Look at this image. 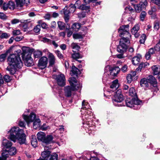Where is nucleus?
<instances>
[{
  "instance_id": "nucleus-1",
  "label": "nucleus",
  "mask_w": 160,
  "mask_h": 160,
  "mask_svg": "<svg viewBox=\"0 0 160 160\" xmlns=\"http://www.w3.org/2000/svg\"><path fill=\"white\" fill-rule=\"evenodd\" d=\"M17 52L18 54H10L8 58L7 61L8 65L6 69L12 75L15 73L17 68H20L22 66V62L20 57V55L19 54L20 52V50H18Z\"/></svg>"
},
{
  "instance_id": "nucleus-2",
  "label": "nucleus",
  "mask_w": 160,
  "mask_h": 160,
  "mask_svg": "<svg viewBox=\"0 0 160 160\" xmlns=\"http://www.w3.org/2000/svg\"><path fill=\"white\" fill-rule=\"evenodd\" d=\"M10 135L8 138L15 142L17 140L20 144H24L26 141V135L22 129L18 127H14L9 131Z\"/></svg>"
},
{
  "instance_id": "nucleus-3",
  "label": "nucleus",
  "mask_w": 160,
  "mask_h": 160,
  "mask_svg": "<svg viewBox=\"0 0 160 160\" xmlns=\"http://www.w3.org/2000/svg\"><path fill=\"white\" fill-rule=\"evenodd\" d=\"M23 118L27 123L33 122V128L36 129L40 126L41 121L40 119L36 118L35 114L33 112H32L29 116L25 115H23Z\"/></svg>"
},
{
  "instance_id": "nucleus-4",
  "label": "nucleus",
  "mask_w": 160,
  "mask_h": 160,
  "mask_svg": "<svg viewBox=\"0 0 160 160\" xmlns=\"http://www.w3.org/2000/svg\"><path fill=\"white\" fill-rule=\"evenodd\" d=\"M130 42L129 38H122L120 40L119 45L117 47L118 52L121 53L126 52Z\"/></svg>"
},
{
  "instance_id": "nucleus-5",
  "label": "nucleus",
  "mask_w": 160,
  "mask_h": 160,
  "mask_svg": "<svg viewBox=\"0 0 160 160\" xmlns=\"http://www.w3.org/2000/svg\"><path fill=\"white\" fill-rule=\"evenodd\" d=\"M121 90H118L114 95V97L112 99L113 102L116 106H122L123 105L122 104H117V102H121L124 100L123 97L121 94Z\"/></svg>"
},
{
  "instance_id": "nucleus-6",
  "label": "nucleus",
  "mask_w": 160,
  "mask_h": 160,
  "mask_svg": "<svg viewBox=\"0 0 160 160\" xmlns=\"http://www.w3.org/2000/svg\"><path fill=\"white\" fill-rule=\"evenodd\" d=\"M128 25H123L121 26L118 29V32L120 37L129 38L131 37V35L129 32Z\"/></svg>"
},
{
  "instance_id": "nucleus-7",
  "label": "nucleus",
  "mask_w": 160,
  "mask_h": 160,
  "mask_svg": "<svg viewBox=\"0 0 160 160\" xmlns=\"http://www.w3.org/2000/svg\"><path fill=\"white\" fill-rule=\"evenodd\" d=\"M160 51V41L154 47V48H151L149 49L148 51L146 53L145 57L147 59H150L151 56L156 52Z\"/></svg>"
},
{
  "instance_id": "nucleus-8",
  "label": "nucleus",
  "mask_w": 160,
  "mask_h": 160,
  "mask_svg": "<svg viewBox=\"0 0 160 160\" xmlns=\"http://www.w3.org/2000/svg\"><path fill=\"white\" fill-rule=\"evenodd\" d=\"M52 77L56 80L59 86L63 87L65 85L66 78L64 74L60 73L56 75H53Z\"/></svg>"
},
{
  "instance_id": "nucleus-9",
  "label": "nucleus",
  "mask_w": 160,
  "mask_h": 160,
  "mask_svg": "<svg viewBox=\"0 0 160 160\" xmlns=\"http://www.w3.org/2000/svg\"><path fill=\"white\" fill-rule=\"evenodd\" d=\"M139 0V3L134 5L135 9L137 12H140L142 10L145 9L148 4L146 0Z\"/></svg>"
},
{
  "instance_id": "nucleus-10",
  "label": "nucleus",
  "mask_w": 160,
  "mask_h": 160,
  "mask_svg": "<svg viewBox=\"0 0 160 160\" xmlns=\"http://www.w3.org/2000/svg\"><path fill=\"white\" fill-rule=\"evenodd\" d=\"M109 69L108 72V74H110L113 76H116L118 73H119L120 71V69L118 67H116L114 68H110L109 66H107L105 67V73H104L105 75L106 74V72H108L107 69Z\"/></svg>"
},
{
  "instance_id": "nucleus-11",
  "label": "nucleus",
  "mask_w": 160,
  "mask_h": 160,
  "mask_svg": "<svg viewBox=\"0 0 160 160\" xmlns=\"http://www.w3.org/2000/svg\"><path fill=\"white\" fill-rule=\"evenodd\" d=\"M48 63L47 58L46 57L43 56L39 60L38 66L41 69H43L47 67Z\"/></svg>"
},
{
  "instance_id": "nucleus-12",
  "label": "nucleus",
  "mask_w": 160,
  "mask_h": 160,
  "mask_svg": "<svg viewBox=\"0 0 160 160\" xmlns=\"http://www.w3.org/2000/svg\"><path fill=\"white\" fill-rule=\"evenodd\" d=\"M76 89L75 87L67 86L65 87L64 89L65 96L67 97H70L72 95V92Z\"/></svg>"
},
{
  "instance_id": "nucleus-13",
  "label": "nucleus",
  "mask_w": 160,
  "mask_h": 160,
  "mask_svg": "<svg viewBox=\"0 0 160 160\" xmlns=\"http://www.w3.org/2000/svg\"><path fill=\"white\" fill-rule=\"evenodd\" d=\"M140 29V26L138 24L135 25L131 30L132 34L134 35L136 38H138L140 36L138 31Z\"/></svg>"
},
{
  "instance_id": "nucleus-14",
  "label": "nucleus",
  "mask_w": 160,
  "mask_h": 160,
  "mask_svg": "<svg viewBox=\"0 0 160 160\" xmlns=\"http://www.w3.org/2000/svg\"><path fill=\"white\" fill-rule=\"evenodd\" d=\"M48 55L49 59V65L52 66L55 63V57L52 53L50 52L48 53Z\"/></svg>"
},
{
  "instance_id": "nucleus-15",
  "label": "nucleus",
  "mask_w": 160,
  "mask_h": 160,
  "mask_svg": "<svg viewBox=\"0 0 160 160\" xmlns=\"http://www.w3.org/2000/svg\"><path fill=\"white\" fill-rule=\"evenodd\" d=\"M12 143L11 142L7 139H3L2 142L3 147L7 149L9 148L12 146Z\"/></svg>"
},
{
  "instance_id": "nucleus-16",
  "label": "nucleus",
  "mask_w": 160,
  "mask_h": 160,
  "mask_svg": "<svg viewBox=\"0 0 160 160\" xmlns=\"http://www.w3.org/2000/svg\"><path fill=\"white\" fill-rule=\"evenodd\" d=\"M147 79L149 83L152 85L154 87L157 86V82L154 77L152 75H150L149 76Z\"/></svg>"
},
{
  "instance_id": "nucleus-17",
  "label": "nucleus",
  "mask_w": 160,
  "mask_h": 160,
  "mask_svg": "<svg viewBox=\"0 0 160 160\" xmlns=\"http://www.w3.org/2000/svg\"><path fill=\"white\" fill-rule=\"evenodd\" d=\"M17 5L18 7H21L23 4H28L29 3V0H15Z\"/></svg>"
},
{
  "instance_id": "nucleus-18",
  "label": "nucleus",
  "mask_w": 160,
  "mask_h": 160,
  "mask_svg": "<svg viewBox=\"0 0 160 160\" xmlns=\"http://www.w3.org/2000/svg\"><path fill=\"white\" fill-rule=\"evenodd\" d=\"M46 135L42 132H39L37 134V137L38 140L44 142Z\"/></svg>"
},
{
  "instance_id": "nucleus-19",
  "label": "nucleus",
  "mask_w": 160,
  "mask_h": 160,
  "mask_svg": "<svg viewBox=\"0 0 160 160\" xmlns=\"http://www.w3.org/2000/svg\"><path fill=\"white\" fill-rule=\"evenodd\" d=\"M141 58V56L140 55H138L137 56L134 57L132 60V64L134 65L138 64Z\"/></svg>"
},
{
  "instance_id": "nucleus-20",
  "label": "nucleus",
  "mask_w": 160,
  "mask_h": 160,
  "mask_svg": "<svg viewBox=\"0 0 160 160\" xmlns=\"http://www.w3.org/2000/svg\"><path fill=\"white\" fill-rule=\"evenodd\" d=\"M133 104L135 106L134 108V109H138L136 108L137 107V106L138 105H140L142 103V101H140L138 99L137 96L136 97H134L132 98Z\"/></svg>"
},
{
  "instance_id": "nucleus-21",
  "label": "nucleus",
  "mask_w": 160,
  "mask_h": 160,
  "mask_svg": "<svg viewBox=\"0 0 160 160\" xmlns=\"http://www.w3.org/2000/svg\"><path fill=\"white\" fill-rule=\"evenodd\" d=\"M9 152L6 149H5L2 151V156L1 157V160H6L7 158L8 157Z\"/></svg>"
},
{
  "instance_id": "nucleus-22",
  "label": "nucleus",
  "mask_w": 160,
  "mask_h": 160,
  "mask_svg": "<svg viewBox=\"0 0 160 160\" xmlns=\"http://www.w3.org/2000/svg\"><path fill=\"white\" fill-rule=\"evenodd\" d=\"M118 81L116 79L114 80L112 82V85L110 86V88L112 90H111V91L113 92L114 90H116L118 87Z\"/></svg>"
},
{
  "instance_id": "nucleus-23",
  "label": "nucleus",
  "mask_w": 160,
  "mask_h": 160,
  "mask_svg": "<svg viewBox=\"0 0 160 160\" xmlns=\"http://www.w3.org/2000/svg\"><path fill=\"white\" fill-rule=\"evenodd\" d=\"M31 142L32 145L34 147L38 146V142L36 136L32 135L31 138Z\"/></svg>"
},
{
  "instance_id": "nucleus-24",
  "label": "nucleus",
  "mask_w": 160,
  "mask_h": 160,
  "mask_svg": "<svg viewBox=\"0 0 160 160\" xmlns=\"http://www.w3.org/2000/svg\"><path fill=\"white\" fill-rule=\"evenodd\" d=\"M149 82L148 79L143 78L142 79L140 82V84L141 87H148L149 86Z\"/></svg>"
},
{
  "instance_id": "nucleus-25",
  "label": "nucleus",
  "mask_w": 160,
  "mask_h": 160,
  "mask_svg": "<svg viewBox=\"0 0 160 160\" xmlns=\"http://www.w3.org/2000/svg\"><path fill=\"white\" fill-rule=\"evenodd\" d=\"M50 152L48 150H47L46 151H44L42 152L41 153V155L43 158L45 160H47V159H48L49 156L50 155Z\"/></svg>"
},
{
  "instance_id": "nucleus-26",
  "label": "nucleus",
  "mask_w": 160,
  "mask_h": 160,
  "mask_svg": "<svg viewBox=\"0 0 160 160\" xmlns=\"http://www.w3.org/2000/svg\"><path fill=\"white\" fill-rule=\"evenodd\" d=\"M53 137L52 135H47L46 137H45L44 142L47 144L53 142Z\"/></svg>"
},
{
  "instance_id": "nucleus-27",
  "label": "nucleus",
  "mask_w": 160,
  "mask_h": 160,
  "mask_svg": "<svg viewBox=\"0 0 160 160\" xmlns=\"http://www.w3.org/2000/svg\"><path fill=\"white\" fill-rule=\"evenodd\" d=\"M154 75H158L160 73V68L156 65H154L152 67Z\"/></svg>"
},
{
  "instance_id": "nucleus-28",
  "label": "nucleus",
  "mask_w": 160,
  "mask_h": 160,
  "mask_svg": "<svg viewBox=\"0 0 160 160\" xmlns=\"http://www.w3.org/2000/svg\"><path fill=\"white\" fill-rule=\"evenodd\" d=\"M126 106L131 108H134L135 106L133 104L132 99H127L125 100Z\"/></svg>"
},
{
  "instance_id": "nucleus-29",
  "label": "nucleus",
  "mask_w": 160,
  "mask_h": 160,
  "mask_svg": "<svg viewBox=\"0 0 160 160\" xmlns=\"http://www.w3.org/2000/svg\"><path fill=\"white\" fill-rule=\"evenodd\" d=\"M81 27V24L79 23H74L72 26V28L73 30L75 31H78L79 29Z\"/></svg>"
},
{
  "instance_id": "nucleus-30",
  "label": "nucleus",
  "mask_w": 160,
  "mask_h": 160,
  "mask_svg": "<svg viewBox=\"0 0 160 160\" xmlns=\"http://www.w3.org/2000/svg\"><path fill=\"white\" fill-rule=\"evenodd\" d=\"M129 95L133 98L136 97L137 96L135 90L133 87H132L130 89Z\"/></svg>"
},
{
  "instance_id": "nucleus-31",
  "label": "nucleus",
  "mask_w": 160,
  "mask_h": 160,
  "mask_svg": "<svg viewBox=\"0 0 160 160\" xmlns=\"http://www.w3.org/2000/svg\"><path fill=\"white\" fill-rule=\"evenodd\" d=\"M69 82L72 87H75V84L77 83V80L74 77H71L68 80Z\"/></svg>"
},
{
  "instance_id": "nucleus-32",
  "label": "nucleus",
  "mask_w": 160,
  "mask_h": 160,
  "mask_svg": "<svg viewBox=\"0 0 160 160\" xmlns=\"http://www.w3.org/2000/svg\"><path fill=\"white\" fill-rule=\"evenodd\" d=\"M71 72H72L73 75H75L76 76L78 75V73L80 72L79 70L74 66H73L72 67Z\"/></svg>"
},
{
  "instance_id": "nucleus-33",
  "label": "nucleus",
  "mask_w": 160,
  "mask_h": 160,
  "mask_svg": "<svg viewBox=\"0 0 160 160\" xmlns=\"http://www.w3.org/2000/svg\"><path fill=\"white\" fill-rule=\"evenodd\" d=\"M72 58L77 60L78 59L82 58V56L79 53L77 52L72 54Z\"/></svg>"
},
{
  "instance_id": "nucleus-34",
  "label": "nucleus",
  "mask_w": 160,
  "mask_h": 160,
  "mask_svg": "<svg viewBox=\"0 0 160 160\" xmlns=\"http://www.w3.org/2000/svg\"><path fill=\"white\" fill-rule=\"evenodd\" d=\"M80 9L83 10H85L87 11H89L90 9V7L89 5H86L82 4L79 6Z\"/></svg>"
},
{
  "instance_id": "nucleus-35",
  "label": "nucleus",
  "mask_w": 160,
  "mask_h": 160,
  "mask_svg": "<svg viewBox=\"0 0 160 160\" xmlns=\"http://www.w3.org/2000/svg\"><path fill=\"white\" fill-rule=\"evenodd\" d=\"M58 26L60 30H63L65 28V24L63 22L58 21Z\"/></svg>"
},
{
  "instance_id": "nucleus-36",
  "label": "nucleus",
  "mask_w": 160,
  "mask_h": 160,
  "mask_svg": "<svg viewBox=\"0 0 160 160\" xmlns=\"http://www.w3.org/2000/svg\"><path fill=\"white\" fill-rule=\"evenodd\" d=\"M9 154L10 155H15L16 153V149L14 147H11L8 151Z\"/></svg>"
},
{
  "instance_id": "nucleus-37",
  "label": "nucleus",
  "mask_w": 160,
  "mask_h": 160,
  "mask_svg": "<svg viewBox=\"0 0 160 160\" xmlns=\"http://www.w3.org/2000/svg\"><path fill=\"white\" fill-rule=\"evenodd\" d=\"M58 155L56 153H53L51 155H50L48 159L47 160H58Z\"/></svg>"
},
{
  "instance_id": "nucleus-38",
  "label": "nucleus",
  "mask_w": 160,
  "mask_h": 160,
  "mask_svg": "<svg viewBox=\"0 0 160 160\" xmlns=\"http://www.w3.org/2000/svg\"><path fill=\"white\" fill-rule=\"evenodd\" d=\"M32 59L30 58L27 60L25 62V64L28 67H30L33 65V63L32 60Z\"/></svg>"
},
{
  "instance_id": "nucleus-39",
  "label": "nucleus",
  "mask_w": 160,
  "mask_h": 160,
  "mask_svg": "<svg viewBox=\"0 0 160 160\" xmlns=\"http://www.w3.org/2000/svg\"><path fill=\"white\" fill-rule=\"evenodd\" d=\"M7 4L9 9L13 10L15 8V5L13 2L9 1Z\"/></svg>"
},
{
  "instance_id": "nucleus-40",
  "label": "nucleus",
  "mask_w": 160,
  "mask_h": 160,
  "mask_svg": "<svg viewBox=\"0 0 160 160\" xmlns=\"http://www.w3.org/2000/svg\"><path fill=\"white\" fill-rule=\"evenodd\" d=\"M42 55V53L41 51L37 50L34 52V55L35 58H38L41 56Z\"/></svg>"
},
{
  "instance_id": "nucleus-41",
  "label": "nucleus",
  "mask_w": 160,
  "mask_h": 160,
  "mask_svg": "<svg viewBox=\"0 0 160 160\" xmlns=\"http://www.w3.org/2000/svg\"><path fill=\"white\" fill-rule=\"evenodd\" d=\"M146 39V35L145 34H143L140 37L139 42L140 43H144Z\"/></svg>"
},
{
  "instance_id": "nucleus-42",
  "label": "nucleus",
  "mask_w": 160,
  "mask_h": 160,
  "mask_svg": "<svg viewBox=\"0 0 160 160\" xmlns=\"http://www.w3.org/2000/svg\"><path fill=\"white\" fill-rule=\"evenodd\" d=\"M55 53L57 55V57L60 59H62L63 58V56L61 52L58 50H57L55 51Z\"/></svg>"
},
{
  "instance_id": "nucleus-43",
  "label": "nucleus",
  "mask_w": 160,
  "mask_h": 160,
  "mask_svg": "<svg viewBox=\"0 0 160 160\" xmlns=\"http://www.w3.org/2000/svg\"><path fill=\"white\" fill-rule=\"evenodd\" d=\"M10 34L5 32L2 33L0 35V37L2 39L7 38L9 37Z\"/></svg>"
},
{
  "instance_id": "nucleus-44",
  "label": "nucleus",
  "mask_w": 160,
  "mask_h": 160,
  "mask_svg": "<svg viewBox=\"0 0 160 160\" xmlns=\"http://www.w3.org/2000/svg\"><path fill=\"white\" fill-rule=\"evenodd\" d=\"M147 13L145 12L142 11L141 12L140 15V20L142 21H144L145 18L146 17Z\"/></svg>"
},
{
  "instance_id": "nucleus-45",
  "label": "nucleus",
  "mask_w": 160,
  "mask_h": 160,
  "mask_svg": "<svg viewBox=\"0 0 160 160\" xmlns=\"http://www.w3.org/2000/svg\"><path fill=\"white\" fill-rule=\"evenodd\" d=\"M71 46L73 49H75L77 51H78L80 48V47L76 43H72L71 45Z\"/></svg>"
},
{
  "instance_id": "nucleus-46",
  "label": "nucleus",
  "mask_w": 160,
  "mask_h": 160,
  "mask_svg": "<svg viewBox=\"0 0 160 160\" xmlns=\"http://www.w3.org/2000/svg\"><path fill=\"white\" fill-rule=\"evenodd\" d=\"M88 103L86 102L85 100H83L82 103V109H87V108H88Z\"/></svg>"
},
{
  "instance_id": "nucleus-47",
  "label": "nucleus",
  "mask_w": 160,
  "mask_h": 160,
  "mask_svg": "<svg viewBox=\"0 0 160 160\" xmlns=\"http://www.w3.org/2000/svg\"><path fill=\"white\" fill-rule=\"evenodd\" d=\"M41 26L39 25H37L33 29V30L34 32L36 33H39L40 30Z\"/></svg>"
},
{
  "instance_id": "nucleus-48",
  "label": "nucleus",
  "mask_w": 160,
  "mask_h": 160,
  "mask_svg": "<svg viewBox=\"0 0 160 160\" xmlns=\"http://www.w3.org/2000/svg\"><path fill=\"white\" fill-rule=\"evenodd\" d=\"M7 54L6 53H3L0 55V62H4L7 57Z\"/></svg>"
},
{
  "instance_id": "nucleus-49",
  "label": "nucleus",
  "mask_w": 160,
  "mask_h": 160,
  "mask_svg": "<svg viewBox=\"0 0 160 160\" xmlns=\"http://www.w3.org/2000/svg\"><path fill=\"white\" fill-rule=\"evenodd\" d=\"M77 8L73 5H71L69 7V10L70 13H73L75 11Z\"/></svg>"
},
{
  "instance_id": "nucleus-50",
  "label": "nucleus",
  "mask_w": 160,
  "mask_h": 160,
  "mask_svg": "<svg viewBox=\"0 0 160 160\" xmlns=\"http://www.w3.org/2000/svg\"><path fill=\"white\" fill-rule=\"evenodd\" d=\"M3 79L6 82H9L12 80V78L8 75H6L3 77Z\"/></svg>"
},
{
  "instance_id": "nucleus-51",
  "label": "nucleus",
  "mask_w": 160,
  "mask_h": 160,
  "mask_svg": "<svg viewBox=\"0 0 160 160\" xmlns=\"http://www.w3.org/2000/svg\"><path fill=\"white\" fill-rule=\"evenodd\" d=\"M73 37L75 39H79L82 38V36L78 33H74L73 34Z\"/></svg>"
},
{
  "instance_id": "nucleus-52",
  "label": "nucleus",
  "mask_w": 160,
  "mask_h": 160,
  "mask_svg": "<svg viewBox=\"0 0 160 160\" xmlns=\"http://www.w3.org/2000/svg\"><path fill=\"white\" fill-rule=\"evenodd\" d=\"M38 23L41 24L42 27L44 29L46 28H47V25L44 22H42V21H39L38 22Z\"/></svg>"
},
{
  "instance_id": "nucleus-53",
  "label": "nucleus",
  "mask_w": 160,
  "mask_h": 160,
  "mask_svg": "<svg viewBox=\"0 0 160 160\" xmlns=\"http://www.w3.org/2000/svg\"><path fill=\"white\" fill-rule=\"evenodd\" d=\"M42 41L44 42H46L50 44H52V40L46 38H43Z\"/></svg>"
},
{
  "instance_id": "nucleus-54",
  "label": "nucleus",
  "mask_w": 160,
  "mask_h": 160,
  "mask_svg": "<svg viewBox=\"0 0 160 160\" xmlns=\"http://www.w3.org/2000/svg\"><path fill=\"white\" fill-rule=\"evenodd\" d=\"M68 8L66 7L63 10V12L64 14V15H69L70 13L69 10H67Z\"/></svg>"
},
{
  "instance_id": "nucleus-55",
  "label": "nucleus",
  "mask_w": 160,
  "mask_h": 160,
  "mask_svg": "<svg viewBox=\"0 0 160 160\" xmlns=\"http://www.w3.org/2000/svg\"><path fill=\"white\" fill-rule=\"evenodd\" d=\"M29 48L28 47H22V50L24 54L27 53L29 51Z\"/></svg>"
},
{
  "instance_id": "nucleus-56",
  "label": "nucleus",
  "mask_w": 160,
  "mask_h": 160,
  "mask_svg": "<svg viewBox=\"0 0 160 160\" xmlns=\"http://www.w3.org/2000/svg\"><path fill=\"white\" fill-rule=\"evenodd\" d=\"M154 28L155 30H156L159 29V23L158 22L156 21L154 22Z\"/></svg>"
},
{
  "instance_id": "nucleus-57",
  "label": "nucleus",
  "mask_w": 160,
  "mask_h": 160,
  "mask_svg": "<svg viewBox=\"0 0 160 160\" xmlns=\"http://www.w3.org/2000/svg\"><path fill=\"white\" fill-rule=\"evenodd\" d=\"M127 82L128 83H130L132 80V77L131 75L129 74L127 77Z\"/></svg>"
},
{
  "instance_id": "nucleus-58",
  "label": "nucleus",
  "mask_w": 160,
  "mask_h": 160,
  "mask_svg": "<svg viewBox=\"0 0 160 160\" xmlns=\"http://www.w3.org/2000/svg\"><path fill=\"white\" fill-rule=\"evenodd\" d=\"M20 31L19 30H14L13 31V34L14 35L16 36L20 34Z\"/></svg>"
},
{
  "instance_id": "nucleus-59",
  "label": "nucleus",
  "mask_w": 160,
  "mask_h": 160,
  "mask_svg": "<svg viewBox=\"0 0 160 160\" xmlns=\"http://www.w3.org/2000/svg\"><path fill=\"white\" fill-rule=\"evenodd\" d=\"M81 1L79 0H77L74 5L76 7L79 8V6H80Z\"/></svg>"
},
{
  "instance_id": "nucleus-60",
  "label": "nucleus",
  "mask_w": 160,
  "mask_h": 160,
  "mask_svg": "<svg viewBox=\"0 0 160 160\" xmlns=\"http://www.w3.org/2000/svg\"><path fill=\"white\" fill-rule=\"evenodd\" d=\"M156 11V8L153 7L152 8L151 10L148 11V14L149 15H152L153 12H155Z\"/></svg>"
},
{
  "instance_id": "nucleus-61",
  "label": "nucleus",
  "mask_w": 160,
  "mask_h": 160,
  "mask_svg": "<svg viewBox=\"0 0 160 160\" xmlns=\"http://www.w3.org/2000/svg\"><path fill=\"white\" fill-rule=\"evenodd\" d=\"M19 22L20 20L19 19H12L11 21V23L12 24H16L19 23Z\"/></svg>"
},
{
  "instance_id": "nucleus-62",
  "label": "nucleus",
  "mask_w": 160,
  "mask_h": 160,
  "mask_svg": "<svg viewBox=\"0 0 160 160\" xmlns=\"http://www.w3.org/2000/svg\"><path fill=\"white\" fill-rule=\"evenodd\" d=\"M128 69V66L126 65H124L121 69V70L123 72H125L127 71Z\"/></svg>"
},
{
  "instance_id": "nucleus-63",
  "label": "nucleus",
  "mask_w": 160,
  "mask_h": 160,
  "mask_svg": "<svg viewBox=\"0 0 160 160\" xmlns=\"http://www.w3.org/2000/svg\"><path fill=\"white\" fill-rule=\"evenodd\" d=\"M7 17L6 15L3 13L0 12V18L2 19H5Z\"/></svg>"
},
{
  "instance_id": "nucleus-64",
  "label": "nucleus",
  "mask_w": 160,
  "mask_h": 160,
  "mask_svg": "<svg viewBox=\"0 0 160 160\" xmlns=\"http://www.w3.org/2000/svg\"><path fill=\"white\" fill-rule=\"evenodd\" d=\"M23 38V36H17L14 38V39L16 41H19L21 40Z\"/></svg>"
}]
</instances>
